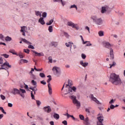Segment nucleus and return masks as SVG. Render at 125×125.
Listing matches in <instances>:
<instances>
[{
    "mask_svg": "<svg viewBox=\"0 0 125 125\" xmlns=\"http://www.w3.org/2000/svg\"><path fill=\"white\" fill-rule=\"evenodd\" d=\"M5 40L6 42H11V41H12V39L11 38V37H10L9 36H7L5 38Z\"/></svg>",
    "mask_w": 125,
    "mask_h": 125,
    "instance_id": "obj_33",
    "label": "nucleus"
},
{
    "mask_svg": "<svg viewBox=\"0 0 125 125\" xmlns=\"http://www.w3.org/2000/svg\"><path fill=\"white\" fill-rule=\"evenodd\" d=\"M81 57L82 59H85V58H86V55H85L84 54H82Z\"/></svg>",
    "mask_w": 125,
    "mask_h": 125,
    "instance_id": "obj_50",
    "label": "nucleus"
},
{
    "mask_svg": "<svg viewBox=\"0 0 125 125\" xmlns=\"http://www.w3.org/2000/svg\"><path fill=\"white\" fill-rule=\"evenodd\" d=\"M74 44L72 42H68L65 43V45L67 47H70V51L72 50V45Z\"/></svg>",
    "mask_w": 125,
    "mask_h": 125,
    "instance_id": "obj_14",
    "label": "nucleus"
},
{
    "mask_svg": "<svg viewBox=\"0 0 125 125\" xmlns=\"http://www.w3.org/2000/svg\"><path fill=\"white\" fill-rule=\"evenodd\" d=\"M116 106H115V105H113V104H111L110 105L109 107L110 109H111L112 110H113V109H115V107Z\"/></svg>",
    "mask_w": 125,
    "mask_h": 125,
    "instance_id": "obj_54",
    "label": "nucleus"
},
{
    "mask_svg": "<svg viewBox=\"0 0 125 125\" xmlns=\"http://www.w3.org/2000/svg\"><path fill=\"white\" fill-rule=\"evenodd\" d=\"M21 41L22 42H24L25 43H27V44H29V43H31V42H29L28 41V40L23 38L21 39Z\"/></svg>",
    "mask_w": 125,
    "mask_h": 125,
    "instance_id": "obj_29",
    "label": "nucleus"
},
{
    "mask_svg": "<svg viewBox=\"0 0 125 125\" xmlns=\"http://www.w3.org/2000/svg\"><path fill=\"white\" fill-rule=\"evenodd\" d=\"M98 35L99 37H103L104 36V32L102 31H100L98 32Z\"/></svg>",
    "mask_w": 125,
    "mask_h": 125,
    "instance_id": "obj_31",
    "label": "nucleus"
},
{
    "mask_svg": "<svg viewBox=\"0 0 125 125\" xmlns=\"http://www.w3.org/2000/svg\"><path fill=\"white\" fill-rule=\"evenodd\" d=\"M11 93L14 95L16 94H19L22 97V98H25V94L26 93V90L24 89L20 88L18 89L16 88H14L11 91Z\"/></svg>",
    "mask_w": 125,
    "mask_h": 125,
    "instance_id": "obj_3",
    "label": "nucleus"
},
{
    "mask_svg": "<svg viewBox=\"0 0 125 125\" xmlns=\"http://www.w3.org/2000/svg\"><path fill=\"white\" fill-rule=\"evenodd\" d=\"M29 89L32 90V92L33 91L34 94H36V91H38V88L36 87H29Z\"/></svg>",
    "mask_w": 125,
    "mask_h": 125,
    "instance_id": "obj_23",
    "label": "nucleus"
},
{
    "mask_svg": "<svg viewBox=\"0 0 125 125\" xmlns=\"http://www.w3.org/2000/svg\"><path fill=\"white\" fill-rule=\"evenodd\" d=\"M1 56H3L5 58H8L9 57V55L6 54H3L1 55Z\"/></svg>",
    "mask_w": 125,
    "mask_h": 125,
    "instance_id": "obj_47",
    "label": "nucleus"
},
{
    "mask_svg": "<svg viewBox=\"0 0 125 125\" xmlns=\"http://www.w3.org/2000/svg\"><path fill=\"white\" fill-rule=\"evenodd\" d=\"M36 104L38 107H40L42 105V102L39 100H36Z\"/></svg>",
    "mask_w": 125,
    "mask_h": 125,
    "instance_id": "obj_38",
    "label": "nucleus"
},
{
    "mask_svg": "<svg viewBox=\"0 0 125 125\" xmlns=\"http://www.w3.org/2000/svg\"><path fill=\"white\" fill-rule=\"evenodd\" d=\"M116 65V62H115L114 61H113V62H112V63H110V64H109V66H110L109 68H110V69H112V67H115V66Z\"/></svg>",
    "mask_w": 125,
    "mask_h": 125,
    "instance_id": "obj_26",
    "label": "nucleus"
},
{
    "mask_svg": "<svg viewBox=\"0 0 125 125\" xmlns=\"http://www.w3.org/2000/svg\"><path fill=\"white\" fill-rule=\"evenodd\" d=\"M70 98L72 99L73 102H74V101H75V100H77V97H76V96L75 95H72L70 96Z\"/></svg>",
    "mask_w": 125,
    "mask_h": 125,
    "instance_id": "obj_27",
    "label": "nucleus"
},
{
    "mask_svg": "<svg viewBox=\"0 0 125 125\" xmlns=\"http://www.w3.org/2000/svg\"><path fill=\"white\" fill-rule=\"evenodd\" d=\"M55 76L56 77H60L61 75V68L58 66H54L52 68Z\"/></svg>",
    "mask_w": 125,
    "mask_h": 125,
    "instance_id": "obj_4",
    "label": "nucleus"
},
{
    "mask_svg": "<svg viewBox=\"0 0 125 125\" xmlns=\"http://www.w3.org/2000/svg\"><path fill=\"white\" fill-rule=\"evenodd\" d=\"M34 71H35V69H34V68H32L31 70L29 72V74H33V72H34Z\"/></svg>",
    "mask_w": 125,
    "mask_h": 125,
    "instance_id": "obj_62",
    "label": "nucleus"
},
{
    "mask_svg": "<svg viewBox=\"0 0 125 125\" xmlns=\"http://www.w3.org/2000/svg\"><path fill=\"white\" fill-rule=\"evenodd\" d=\"M23 52H25V53H27V54H29V53H30V50L28 49H24Z\"/></svg>",
    "mask_w": 125,
    "mask_h": 125,
    "instance_id": "obj_49",
    "label": "nucleus"
},
{
    "mask_svg": "<svg viewBox=\"0 0 125 125\" xmlns=\"http://www.w3.org/2000/svg\"><path fill=\"white\" fill-rule=\"evenodd\" d=\"M28 5H29V3H28V2L24 3L23 4V6L24 7H25V6H28Z\"/></svg>",
    "mask_w": 125,
    "mask_h": 125,
    "instance_id": "obj_58",
    "label": "nucleus"
},
{
    "mask_svg": "<svg viewBox=\"0 0 125 125\" xmlns=\"http://www.w3.org/2000/svg\"><path fill=\"white\" fill-rule=\"evenodd\" d=\"M63 35L65 38H67V39H69V38H70V35H69L67 32H64Z\"/></svg>",
    "mask_w": 125,
    "mask_h": 125,
    "instance_id": "obj_42",
    "label": "nucleus"
},
{
    "mask_svg": "<svg viewBox=\"0 0 125 125\" xmlns=\"http://www.w3.org/2000/svg\"><path fill=\"white\" fill-rule=\"evenodd\" d=\"M79 118L80 119V120H81L82 121H84V116H83V115H79Z\"/></svg>",
    "mask_w": 125,
    "mask_h": 125,
    "instance_id": "obj_45",
    "label": "nucleus"
},
{
    "mask_svg": "<svg viewBox=\"0 0 125 125\" xmlns=\"http://www.w3.org/2000/svg\"><path fill=\"white\" fill-rule=\"evenodd\" d=\"M48 31L49 33H52L53 32V27L51 25L48 27Z\"/></svg>",
    "mask_w": 125,
    "mask_h": 125,
    "instance_id": "obj_34",
    "label": "nucleus"
},
{
    "mask_svg": "<svg viewBox=\"0 0 125 125\" xmlns=\"http://www.w3.org/2000/svg\"><path fill=\"white\" fill-rule=\"evenodd\" d=\"M80 64L83 68H86V67H87V66H88V62H84L83 61V60H81L80 61Z\"/></svg>",
    "mask_w": 125,
    "mask_h": 125,
    "instance_id": "obj_10",
    "label": "nucleus"
},
{
    "mask_svg": "<svg viewBox=\"0 0 125 125\" xmlns=\"http://www.w3.org/2000/svg\"><path fill=\"white\" fill-rule=\"evenodd\" d=\"M39 76L41 78H45V75L43 73H40L39 74Z\"/></svg>",
    "mask_w": 125,
    "mask_h": 125,
    "instance_id": "obj_44",
    "label": "nucleus"
},
{
    "mask_svg": "<svg viewBox=\"0 0 125 125\" xmlns=\"http://www.w3.org/2000/svg\"><path fill=\"white\" fill-rule=\"evenodd\" d=\"M85 30H87V31H88L89 34H90V29H89V27H88V26L85 27Z\"/></svg>",
    "mask_w": 125,
    "mask_h": 125,
    "instance_id": "obj_53",
    "label": "nucleus"
},
{
    "mask_svg": "<svg viewBox=\"0 0 125 125\" xmlns=\"http://www.w3.org/2000/svg\"><path fill=\"white\" fill-rule=\"evenodd\" d=\"M53 21H54V20L53 19H52V20H50L49 21L47 22L46 24V25H51V24H52L53 23Z\"/></svg>",
    "mask_w": 125,
    "mask_h": 125,
    "instance_id": "obj_40",
    "label": "nucleus"
},
{
    "mask_svg": "<svg viewBox=\"0 0 125 125\" xmlns=\"http://www.w3.org/2000/svg\"><path fill=\"white\" fill-rule=\"evenodd\" d=\"M71 80H69L68 84H66L65 89L64 90L63 94L64 95H62V96L65 97V95H72L74 92H76L77 91V88L75 86L72 87V85L73 83Z\"/></svg>",
    "mask_w": 125,
    "mask_h": 125,
    "instance_id": "obj_1",
    "label": "nucleus"
},
{
    "mask_svg": "<svg viewBox=\"0 0 125 125\" xmlns=\"http://www.w3.org/2000/svg\"><path fill=\"white\" fill-rule=\"evenodd\" d=\"M33 53H35L36 54V56H44V54L42 52L41 53H38V52L33 50L32 51Z\"/></svg>",
    "mask_w": 125,
    "mask_h": 125,
    "instance_id": "obj_18",
    "label": "nucleus"
},
{
    "mask_svg": "<svg viewBox=\"0 0 125 125\" xmlns=\"http://www.w3.org/2000/svg\"><path fill=\"white\" fill-rule=\"evenodd\" d=\"M4 66H7L9 68H11V65H10L9 62H7V61H6L1 65V67H4Z\"/></svg>",
    "mask_w": 125,
    "mask_h": 125,
    "instance_id": "obj_21",
    "label": "nucleus"
},
{
    "mask_svg": "<svg viewBox=\"0 0 125 125\" xmlns=\"http://www.w3.org/2000/svg\"><path fill=\"white\" fill-rule=\"evenodd\" d=\"M110 57L111 60H113L114 58V50L112 48H110Z\"/></svg>",
    "mask_w": 125,
    "mask_h": 125,
    "instance_id": "obj_13",
    "label": "nucleus"
},
{
    "mask_svg": "<svg viewBox=\"0 0 125 125\" xmlns=\"http://www.w3.org/2000/svg\"><path fill=\"white\" fill-rule=\"evenodd\" d=\"M39 23H40L41 25H44L45 24V21H44V20H43V18L41 17L39 21H38Z\"/></svg>",
    "mask_w": 125,
    "mask_h": 125,
    "instance_id": "obj_19",
    "label": "nucleus"
},
{
    "mask_svg": "<svg viewBox=\"0 0 125 125\" xmlns=\"http://www.w3.org/2000/svg\"><path fill=\"white\" fill-rule=\"evenodd\" d=\"M110 10H111V9L110 8L109 6L104 5L102 7L101 12L103 14H104L105 13H108V12H109Z\"/></svg>",
    "mask_w": 125,
    "mask_h": 125,
    "instance_id": "obj_5",
    "label": "nucleus"
},
{
    "mask_svg": "<svg viewBox=\"0 0 125 125\" xmlns=\"http://www.w3.org/2000/svg\"><path fill=\"white\" fill-rule=\"evenodd\" d=\"M95 23L97 25H102V23H103V21L102 20V19H101V18H99Z\"/></svg>",
    "mask_w": 125,
    "mask_h": 125,
    "instance_id": "obj_16",
    "label": "nucleus"
},
{
    "mask_svg": "<svg viewBox=\"0 0 125 125\" xmlns=\"http://www.w3.org/2000/svg\"><path fill=\"white\" fill-rule=\"evenodd\" d=\"M97 119L99 121L98 123H102V122L104 121V116H103V114L101 113L98 114Z\"/></svg>",
    "mask_w": 125,
    "mask_h": 125,
    "instance_id": "obj_8",
    "label": "nucleus"
},
{
    "mask_svg": "<svg viewBox=\"0 0 125 125\" xmlns=\"http://www.w3.org/2000/svg\"><path fill=\"white\" fill-rule=\"evenodd\" d=\"M72 28H75L76 30H80V26H79V25H78V24L74 23Z\"/></svg>",
    "mask_w": 125,
    "mask_h": 125,
    "instance_id": "obj_32",
    "label": "nucleus"
},
{
    "mask_svg": "<svg viewBox=\"0 0 125 125\" xmlns=\"http://www.w3.org/2000/svg\"><path fill=\"white\" fill-rule=\"evenodd\" d=\"M18 56H19V57L21 58H24V56H23V54L21 52H20L19 53V54H18Z\"/></svg>",
    "mask_w": 125,
    "mask_h": 125,
    "instance_id": "obj_41",
    "label": "nucleus"
},
{
    "mask_svg": "<svg viewBox=\"0 0 125 125\" xmlns=\"http://www.w3.org/2000/svg\"><path fill=\"white\" fill-rule=\"evenodd\" d=\"M41 83H42V84L45 85V84H46V82L45 81H44V80H43V81H41Z\"/></svg>",
    "mask_w": 125,
    "mask_h": 125,
    "instance_id": "obj_55",
    "label": "nucleus"
},
{
    "mask_svg": "<svg viewBox=\"0 0 125 125\" xmlns=\"http://www.w3.org/2000/svg\"><path fill=\"white\" fill-rule=\"evenodd\" d=\"M31 83L33 86H37V82L35 81V80H32Z\"/></svg>",
    "mask_w": 125,
    "mask_h": 125,
    "instance_id": "obj_37",
    "label": "nucleus"
},
{
    "mask_svg": "<svg viewBox=\"0 0 125 125\" xmlns=\"http://www.w3.org/2000/svg\"><path fill=\"white\" fill-rule=\"evenodd\" d=\"M28 48H31V49H35V47L32 45H29L28 46Z\"/></svg>",
    "mask_w": 125,
    "mask_h": 125,
    "instance_id": "obj_57",
    "label": "nucleus"
},
{
    "mask_svg": "<svg viewBox=\"0 0 125 125\" xmlns=\"http://www.w3.org/2000/svg\"><path fill=\"white\" fill-rule=\"evenodd\" d=\"M89 97L92 101H94V102H95V103H97V104H100V102H99V101H98L97 99H96V98L94 97V96H93V95L91 94Z\"/></svg>",
    "mask_w": 125,
    "mask_h": 125,
    "instance_id": "obj_9",
    "label": "nucleus"
},
{
    "mask_svg": "<svg viewBox=\"0 0 125 125\" xmlns=\"http://www.w3.org/2000/svg\"><path fill=\"white\" fill-rule=\"evenodd\" d=\"M62 124H63L64 125H67L68 123H67V121L64 120L62 122Z\"/></svg>",
    "mask_w": 125,
    "mask_h": 125,
    "instance_id": "obj_61",
    "label": "nucleus"
},
{
    "mask_svg": "<svg viewBox=\"0 0 125 125\" xmlns=\"http://www.w3.org/2000/svg\"><path fill=\"white\" fill-rule=\"evenodd\" d=\"M21 33L22 36H26L25 33H28V27L27 26H21Z\"/></svg>",
    "mask_w": 125,
    "mask_h": 125,
    "instance_id": "obj_7",
    "label": "nucleus"
},
{
    "mask_svg": "<svg viewBox=\"0 0 125 125\" xmlns=\"http://www.w3.org/2000/svg\"><path fill=\"white\" fill-rule=\"evenodd\" d=\"M66 117H67V119H69V118H70V117H71V115L70 114H68V113H66Z\"/></svg>",
    "mask_w": 125,
    "mask_h": 125,
    "instance_id": "obj_64",
    "label": "nucleus"
},
{
    "mask_svg": "<svg viewBox=\"0 0 125 125\" xmlns=\"http://www.w3.org/2000/svg\"><path fill=\"white\" fill-rule=\"evenodd\" d=\"M53 2H58L59 3L61 2L62 6H64L66 4V2L63 0H53Z\"/></svg>",
    "mask_w": 125,
    "mask_h": 125,
    "instance_id": "obj_17",
    "label": "nucleus"
},
{
    "mask_svg": "<svg viewBox=\"0 0 125 125\" xmlns=\"http://www.w3.org/2000/svg\"><path fill=\"white\" fill-rule=\"evenodd\" d=\"M48 59L50 63H52V57L51 56L49 57Z\"/></svg>",
    "mask_w": 125,
    "mask_h": 125,
    "instance_id": "obj_51",
    "label": "nucleus"
},
{
    "mask_svg": "<svg viewBox=\"0 0 125 125\" xmlns=\"http://www.w3.org/2000/svg\"><path fill=\"white\" fill-rule=\"evenodd\" d=\"M8 107H12V106H13V104H11V103H8Z\"/></svg>",
    "mask_w": 125,
    "mask_h": 125,
    "instance_id": "obj_63",
    "label": "nucleus"
},
{
    "mask_svg": "<svg viewBox=\"0 0 125 125\" xmlns=\"http://www.w3.org/2000/svg\"><path fill=\"white\" fill-rule=\"evenodd\" d=\"M90 107H88L87 108H85V111L87 113H88V114H89V113H90Z\"/></svg>",
    "mask_w": 125,
    "mask_h": 125,
    "instance_id": "obj_52",
    "label": "nucleus"
},
{
    "mask_svg": "<svg viewBox=\"0 0 125 125\" xmlns=\"http://www.w3.org/2000/svg\"><path fill=\"white\" fill-rule=\"evenodd\" d=\"M0 110L3 113V114H4L5 115H6V112L4 111V109H3V107L0 106Z\"/></svg>",
    "mask_w": 125,
    "mask_h": 125,
    "instance_id": "obj_43",
    "label": "nucleus"
},
{
    "mask_svg": "<svg viewBox=\"0 0 125 125\" xmlns=\"http://www.w3.org/2000/svg\"><path fill=\"white\" fill-rule=\"evenodd\" d=\"M51 78H49L47 81V83H48V92L50 95L52 94V88H51V84H50V81H51Z\"/></svg>",
    "mask_w": 125,
    "mask_h": 125,
    "instance_id": "obj_6",
    "label": "nucleus"
},
{
    "mask_svg": "<svg viewBox=\"0 0 125 125\" xmlns=\"http://www.w3.org/2000/svg\"><path fill=\"white\" fill-rule=\"evenodd\" d=\"M0 97L2 100H5V96H3V95H0Z\"/></svg>",
    "mask_w": 125,
    "mask_h": 125,
    "instance_id": "obj_60",
    "label": "nucleus"
},
{
    "mask_svg": "<svg viewBox=\"0 0 125 125\" xmlns=\"http://www.w3.org/2000/svg\"><path fill=\"white\" fill-rule=\"evenodd\" d=\"M51 44L53 46H57V45H58V42H51Z\"/></svg>",
    "mask_w": 125,
    "mask_h": 125,
    "instance_id": "obj_39",
    "label": "nucleus"
},
{
    "mask_svg": "<svg viewBox=\"0 0 125 125\" xmlns=\"http://www.w3.org/2000/svg\"><path fill=\"white\" fill-rule=\"evenodd\" d=\"M43 110H44V112L46 113H50V112H51V108L49 106H44L43 108Z\"/></svg>",
    "mask_w": 125,
    "mask_h": 125,
    "instance_id": "obj_11",
    "label": "nucleus"
},
{
    "mask_svg": "<svg viewBox=\"0 0 125 125\" xmlns=\"http://www.w3.org/2000/svg\"><path fill=\"white\" fill-rule=\"evenodd\" d=\"M70 9H76V10H78V6L77 5L74 4L73 5H71L69 6Z\"/></svg>",
    "mask_w": 125,
    "mask_h": 125,
    "instance_id": "obj_22",
    "label": "nucleus"
},
{
    "mask_svg": "<svg viewBox=\"0 0 125 125\" xmlns=\"http://www.w3.org/2000/svg\"><path fill=\"white\" fill-rule=\"evenodd\" d=\"M9 52L10 53H12V54H14V55H17V56H18V54L15 53V52H14V50H10L9 51Z\"/></svg>",
    "mask_w": 125,
    "mask_h": 125,
    "instance_id": "obj_46",
    "label": "nucleus"
},
{
    "mask_svg": "<svg viewBox=\"0 0 125 125\" xmlns=\"http://www.w3.org/2000/svg\"><path fill=\"white\" fill-rule=\"evenodd\" d=\"M73 104L76 105V106L77 107L78 109H80V107H81V103L77 100L74 101V102H73Z\"/></svg>",
    "mask_w": 125,
    "mask_h": 125,
    "instance_id": "obj_15",
    "label": "nucleus"
},
{
    "mask_svg": "<svg viewBox=\"0 0 125 125\" xmlns=\"http://www.w3.org/2000/svg\"><path fill=\"white\" fill-rule=\"evenodd\" d=\"M35 15H36V16H39V17H42V12L39 11H36Z\"/></svg>",
    "mask_w": 125,
    "mask_h": 125,
    "instance_id": "obj_25",
    "label": "nucleus"
},
{
    "mask_svg": "<svg viewBox=\"0 0 125 125\" xmlns=\"http://www.w3.org/2000/svg\"><path fill=\"white\" fill-rule=\"evenodd\" d=\"M4 37H3V35L2 34H0V40H1V41H3V38Z\"/></svg>",
    "mask_w": 125,
    "mask_h": 125,
    "instance_id": "obj_59",
    "label": "nucleus"
},
{
    "mask_svg": "<svg viewBox=\"0 0 125 125\" xmlns=\"http://www.w3.org/2000/svg\"><path fill=\"white\" fill-rule=\"evenodd\" d=\"M29 61L27 60H24V59H21L20 60V63H28Z\"/></svg>",
    "mask_w": 125,
    "mask_h": 125,
    "instance_id": "obj_35",
    "label": "nucleus"
},
{
    "mask_svg": "<svg viewBox=\"0 0 125 125\" xmlns=\"http://www.w3.org/2000/svg\"><path fill=\"white\" fill-rule=\"evenodd\" d=\"M3 64V59L2 57H0V64L2 65Z\"/></svg>",
    "mask_w": 125,
    "mask_h": 125,
    "instance_id": "obj_48",
    "label": "nucleus"
},
{
    "mask_svg": "<svg viewBox=\"0 0 125 125\" xmlns=\"http://www.w3.org/2000/svg\"><path fill=\"white\" fill-rule=\"evenodd\" d=\"M74 24H75V23H74V22H73L72 21H68L67 22L68 26H70V27H72V28L74 26Z\"/></svg>",
    "mask_w": 125,
    "mask_h": 125,
    "instance_id": "obj_28",
    "label": "nucleus"
},
{
    "mask_svg": "<svg viewBox=\"0 0 125 125\" xmlns=\"http://www.w3.org/2000/svg\"><path fill=\"white\" fill-rule=\"evenodd\" d=\"M53 117L54 119H56V120H59V118H60V116H59V114L57 113H54Z\"/></svg>",
    "mask_w": 125,
    "mask_h": 125,
    "instance_id": "obj_24",
    "label": "nucleus"
},
{
    "mask_svg": "<svg viewBox=\"0 0 125 125\" xmlns=\"http://www.w3.org/2000/svg\"><path fill=\"white\" fill-rule=\"evenodd\" d=\"M104 46H105V47H106V48H109L110 47H111V46H112V44H111V43H110V42H103Z\"/></svg>",
    "mask_w": 125,
    "mask_h": 125,
    "instance_id": "obj_12",
    "label": "nucleus"
},
{
    "mask_svg": "<svg viewBox=\"0 0 125 125\" xmlns=\"http://www.w3.org/2000/svg\"><path fill=\"white\" fill-rule=\"evenodd\" d=\"M109 81L112 83L116 84V85L122 84V80L120 78V76L115 73H111L110 74Z\"/></svg>",
    "mask_w": 125,
    "mask_h": 125,
    "instance_id": "obj_2",
    "label": "nucleus"
},
{
    "mask_svg": "<svg viewBox=\"0 0 125 125\" xmlns=\"http://www.w3.org/2000/svg\"><path fill=\"white\" fill-rule=\"evenodd\" d=\"M31 96L32 98V99H35V96H34V94H33V91H31Z\"/></svg>",
    "mask_w": 125,
    "mask_h": 125,
    "instance_id": "obj_56",
    "label": "nucleus"
},
{
    "mask_svg": "<svg viewBox=\"0 0 125 125\" xmlns=\"http://www.w3.org/2000/svg\"><path fill=\"white\" fill-rule=\"evenodd\" d=\"M99 18L98 17H97V16H96V15L92 16L91 17V19H92V20H93V21L94 23H95L97 21V20Z\"/></svg>",
    "mask_w": 125,
    "mask_h": 125,
    "instance_id": "obj_20",
    "label": "nucleus"
},
{
    "mask_svg": "<svg viewBox=\"0 0 125 125\" xmlns=\"http://www.w3.org/2000/svg\"><path fill=\"white\" fill-rule=\"evenodd\" d=\"M30 75L31 79H33V80H37V77L35 74H34L33 73H31L30 74Z\"/></svg>",
    "mask_w": 125,
    "mask_h": 125,
    "instance_id": "obj_30",
    "label": "nucleus"
},
{
    "mask_svg": "<svg viewBox=\"0 0 125 125\" xmlns=\"http://www.w3.org/2000/svg\"><path fill=\"white\" fill-rule=\"evenodd\" d=\"M47 16V13L45 12L42 13V18H46Z\"/></svg>",
    "mask_w": 125,
    "mask_h": 125,
    "instance_id": "obj_36",
    "label": "nucleus"
}]
</instances>
